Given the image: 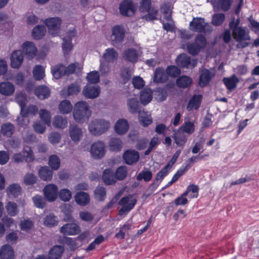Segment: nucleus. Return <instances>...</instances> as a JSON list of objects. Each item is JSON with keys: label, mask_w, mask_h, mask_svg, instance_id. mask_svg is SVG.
Returning <instances> with one entry per match:
<instances>
[{"label": "nucleus", "mask_w": 259, "mask_h": 259, "mask_svg": "<svg viewBox=\"0 0 259 259\" xmlns=\"http://www.w3.org/2000/svg\"><path fill=\"white\" fill-rule=\"evenodd\" d=\"M229 27L232 31L233 37L238 42L236 45L237 48L242 49L249 45L250 37L246 28L235 26L234 18L229 23Z\"/></svg>", "instance_id": "f257e3e1"}, {"label": "nucleus", "mask_w": 259, "mask_h": 259, "mask_svg": "<svg viewBox=\"0 0 259 259\" xmlns=\"http://www.w3.org/2000/svg\"><path fill=\"white\" fill-rule=\"evenodd\" d=\"M92 114L88 103L84 101H78L74 106L73 116L74 120L78 123H83Z\"/></svg>", "instance_id": "f03ea898"}, {"label": "nucleus", "mask_w": 259, "mask_h": 259, "mask_svg": "<svg viewBox=\"0 0 259 259\" xmlns=\"http://www.w3.org/2000/svg\"><path fill=\"white\" fill-rule=\"evenodd\" d=\"M111 127L109 120L103 118L92 120L88 126L89 132L95 136H99L107 132Z\"/></svg>", "instance_id": "7ed1b4c3"}, {"label": "nucleus", "mask_w": 259, "mask_h": 259, "mask_svg": "<svg viewBox=\"0 0 259 259\" xmlns=\"http://www.w3.org/2000/svg\"><path fill=\"white\" fill-rule=\"evenodd\" d=\"M206 45V40L205 37L202 34H199L195 38V42L188 44L187 50L189 54L195 56L201 49L205 48Z\"/></svg>", "instance_id": "20e7f679"}, {"label": "nucleus", "mask_w": 259, "mask_h": 259, "mask_svg": "<svg viewBox=\"0 0 259 259\" xmlns=\"http://www.w3.org/2000/svg\"><path fill=\"white\" fill-rule=\"evenodd\" d=\"M136 202V199L131 195L122 198L118 202V204L122 206L119 211V215H123L126 214L134 208Z\"/></svg>", "instance_id": "39448f33"}, {"label": "nucleus", "mask_w": 259, "mask_h": 259, "mask_svg": "<svg viewBox=\"0 0 259 259\" xmlns=\"http://www.w3.org/2000/svg\"><path fill=\"white\" fill-rule=\"evenodd\" d=\"M46 25L47 26L49 33L55 36L59 32L60 25L62 23V20L58 17H53L47 19L45 21Z\"/></svg>", "instance_id": "423d86ee"}, {"label": "nucleus", "mask_w": 259, "mask_h": 259, "mask_svg": "<svg viewBox=\"0 0 259 259\" xmlns=\"http://www.w3.org/2000/svg\"><path fill=\"white\" fill-rule=\"evenodd\" d=\"M34 155L32 150L29 147H25L21 153L14 155L13 159L15 162L19 163L25 160L30 162L34 160Z\"/></svg>", "instance_id": "0eeeda50"}, {"label": "nucleus", "mask_w": 259, "mask_h": 259, "mask_svg": "<svg viewBox=\"0 0 259 259\" xmlns=\"http://www.w3.org/2000/svg\"><path fill=\"white\" fill-rule=\"evenodd\" d=\"M105 145L103 142L97 141L94 143L90 148L91 156L96 159L102 158L105 154Z\"/></svg>", "instance_id": "6e6552de"}, {"label": "nucleus", "mask_w": 259, "mask_h": 259, "mask_svg": "<svg viewBox=\"0 0 259 259\" xmlns=\"http://www.w3.org/2000/svg\"><path fill=\"white\" fill-rule=\"evenodd\" d=\"M176 62L177 65L181 67L193 68L196 66L197 61L196 59H191L185 54H182L178 56Z\"/></svg>", "instance_id": "1a4fd4ad"}, {"label": "nucleus", "mask_w": 259, "mask_h": 259, "mask_svg": "<svg viewBox=\"0 0 259 259\" xmlns=\"http://www.w3.org/2000/svg\"><path fill=\"white\" fill-rule=\"evenodd\" d=\"M43 193L45 198L49 202L55 201L58 195V188L53 184L47 185L43 189Z\"/></svg>", "instance_id": "9d476101"}, {"label": "nucleus", "mask_w": 259, "mask_h": 259, "mask_svg": "<svg viewBox=\"0 0 259 259\" xmlns=\"http://www.w3.org/2000/svg\"><path fill=\"white\" fill-rule=\"evenodd\" d=\"M137 6L130 0L123 1L119 5L120 13L123 16H132L135 14Z\"/></svg>", "instance_id": "9b49d317"}, {"label": "nucleus", "mask_w": 259, "mask_h": 259, "mask_svg": "<svg viewBox=\"0 0 259 259\" xmlns=\"http://www.w3.org/2000/svg\"><path fill=\"white\" fill-rule=\"evenodd\" d=\"M141 54L142 52L139 50H137L134 48H128L124 51L122 58L126 61L135 63L139 61Z\"/></svg>", "instance_id": "f8f14e48"}, {"label": "nucleus", "mask_w": 259, "mask_h": 259, "mask_svg": "<svg viewBox=\"0 0 259 259\" xmlns=\"http://www.w3.org/2000/svg\"><path fill=\"white\" fill-rule=\"evenodd\" d=\"M81 231L80 227L76 223H68L60 228V232L64 235H75Z\"/></svg>", "instance_id": "ddd939ff"}, {"label": "nucleus", "mask_w": 259, "mask_h": 259, "mask_svg": "<svg viewBox=\"0 0 259 259\" xmlns=\"http://www.w3.org/2000/svg\"><path fill=\"white\" fill-rule=\"evenodd\" d=\"M100 91L99 86L88 84L83 88L82 94L88 99H95L99 97Z\"/></svg>", "instance_id": "4468645a"}, {"label": "nucleus", "mask_w": 259, "mask_h": 259, "mask_svg": "<svg viewBox=\"0 0 259 259\" xmlns=\"http://www.w3.org/2000/svg\"><path fill=\"white\" fill-rule=\"evenodd\" d=\"M206 25L204 19L194 18L190 23L189 29L193 32H201L204 31Z\"/></svg>", "instance_id": "2eb2a0df"}, {"label": "nucleus", "mask_w": 259, "mask_h": 259, "mask_svg": "<svg viewBox=\"0 0 259 259\" xmlns=\"http://www.w3.org/2000/svg\"><path fill=\"white\" fill-rule=\"evenodd\" d=\"M75 35L74 29L70 30L67 33V35L63 38L62 44L63 51L64 54H68L72 49V38Z\"/></svg>", "instance_id": "dca6fc26"}, {"label": "nucleus", "mask_w": 259, "mask_h": 259, "mask_svg": "<svg viewBox=\"0 0 259 259\" xmlns=\"http://www.w3.org/2000/svg\"><path fill=\"white\" fill-rule=\"evenodd\" d=\"M11 66L13 68H19L23 61V55L20 50L14 51L11 56Z\"/></svg>", "instance_id": "f3484780"}, {"label": "nucleus", "mask_w": 259, "mask_h": 259, "mask_svg": "<svg viewBox=\"0 0 259 259\" xmlns=\"http://www.w3.org/2000/svg\"><path fill=\"white\" fill-rule=\"evenodd\" d=\"M123 158L126 163L132 165L139 160V154L135 150H127L124 153Z\"/></svg>", "instance_id": "a211bd4d"}, {"label": "nucleus", "mask_w": 259, "mask_h": 259, "mask_svg": "<svg viewBox=\"0 0 259 259\" xmlns=\"http://www.w3.org/2000/svg\"><path fill=\"white\" fill-rule=\"evenodd\" d=\"M69 134L73 142H78L82 136V129L77 125L70 124L69 127Z\"/></svg>", "instance_id": "6ab92c4d"}, {"label": "nucleus", "mask_w": 259, "mask_h": 259, "mask_svg": "<svg viewBox=\"0 0 259 259\" xmlns=\"http://www.w3.org/2000/svg\"><path fill=\"white\" fill-rule=\"evenodd\" d=\"M15 88L13 83L9 81L0 83V94L5 96H11L15 92Z\"/></svg>", "instance_id": "aec40b11"}, {"label": "nucleus", "mask_w": 259, "mask_h": 259, "mask_svg": "<svg viewBox=\"0 0 259 259\" xmlns=\"http://www.w3.org/2000/svg\"><path fill=\"white\" fill-rule=\"evenodd\" d=\"M214 73L210 70L204 69L200 72L199 83L200 87L206 86L214 76Z\"/></svg>", "instance_id": "412c9836"}, {"label": "nucleus", "mask_w": 259, "mask_h": 259, "mask_svg": "<svg viewBox=\"0 0 259 259\" xmlns=\"http://www.w3.org/2000/svg\"><path fill=\"white\" fill-rule=\"evenodd\" d=\"M128 128V121L125 119L118 120L114 125V130L119 135H122L126 133Z\"/></svg>", "instance_id": "4be33fe9"}, {"label": "nucleus", "mask_w": 259, "mask_h": 259, "mask_svg": "<svg viewBox=\"0 0 259 259\" xmlns=\"http://www.w3.org/2000/svg\"><path fill=\"white\" fill-rule=\"evenodd\" d=\"M112 33L111 39L115 43L121 42L124 37V31L123 29L119 26H116L112 28Z\"/></svg>", "instance_id": "5701e85b"}, {"label": "nucleus", "mask_w": 259, "mask_h": 259, "mask_svg": "<svg viewBox=\"0 0 259 259\" xmlns=\"http://www.w3.org/2000/svg\"><path fill=\"white\" fill-rule=\"evenodd\" d=\"M80 89L78 84H72L67 88H64L61 92V95L62 97H66L76 95L80 92Z\"/></svg>", "instance_id": "b1692460"}, {"label": "nucleus", "mask_w": 259, "mask_h": 259, "mask_svg": "<svg viewBox=\"0 0 259 259\" xmlns=\"http://www.w3.org/2000/svg\"><path fill=\"white\" fill-rule=\"evenodd\" d=\"M64 248L61 245H55L49 251L48 259H61Z\"/></svg>", "instance_id": "393cba45"}, {"label": "nucleus", "mask_w": 259, "mask_h": 259, "mask_svg": "<svg viewBox=\"0 0 259 259\" xmlns=\"http://www.w3.org/2000/svg\"><path fill=\"white\" fill-rule=\"evenodd\" d=\"M0 256L2 259H14V252L11 246L5 245L0 250Z\"/></svg>", "instance_id": "a878e982"}, {"label": "nucleus", "mask_w": 259, "mask_h": 259, "mask_svg": "<svg viewBox=\"0 0 259 259\" xmlns=\"http://www.w3.org/2000/svg\"><path fill=\"white\" fill-rule=\"evenodd\" d=\"M202 96L200 95H194L190 100L187 107L188 111L197 110L201 103Z\"/></svg>", "instance_id": "bb28decb"}, {"label": "nucleus", "mask_w": 259, "mask_h": 259, "mask_svg": "<svg viewBox=\"0 0 259 259\" xmlns=\"http://www.w3.org/2000/svg\"><path fill=\"white\" fill-rule=\"evenodd\" d=\"M153 98L152 91L150 89L145 88L141 92L140 99L144 105L149 103Z\"/></svg>", "instance_id": "cd10ccee"}, {"label": "nucleus", "mask_w": 259, "mask_h": 259, "mask_svg": "<svg viewBox=\"0 0 259 259\" xmlns=\"http://www.w3.org/2000/svg\"><path fill=\"white\" fill-rule=\"evenodd\" d=\"M118 54L114 48L107 49L103 55L105 62H112L117 60Z\"/></svg>", "instance_id": "c85d7f7f"}, {"label": "nucleus", "mask_w": 259, "mask_h": 259, "mask_svg": "<svg viewBox=\"0 0 259 259\" xmlns=\"http://www.w3.org/2000/svg\"><path fill=\"white\" fill-rule=\"evenodd\" d=\"M23 49L28 57L32 58L35 56L37 49L32 42L27 41L23 44Z\"/></svg>", "instance_id": "c756f323"}, {"label": "nucleus", "mask_w": 259, "mask_h": 259, "mask_svg": "<svg viewBox=\"0 0 259 259\" xmlns=\"http://www.w3.org/2000/svg\"><path fill=\"white\" fill-rule=\"evenodd\" d=\"M72 105L69 100H64L60 102L58 105V109L63 114H67L72 110Z\"/></svg>", "instance_id": "7c9ffc66"}, {"label": "nucleus", "mask_w": 259, "mask_h": 259, "mask_svg": "<svg viewBox=\"0 0 259 259\" xmlns=\"http://www.w3.org/2000/svg\"><path fill=\"white\" fill-rule=\"evenodd\" d=\"M67 119L61 115H56L53 118V125L56 128L63 129L67 126Z\"/></svg>", "instance_id": "2f4dec72"}, {"label": "nucleus", "mask_w": 259, "mask_h": 259, "mask_svg": "<svg viewBox=\"0 0 259 259\" xmlns=\"http://www.w3.org/2000/svg\"><path fill=\"white\" fill-rule=\"evenodd\" d=\"M53 172L48 167H41L39 171V177L41 179L46 181H50L52 180Z\"/></svg>", "instance_id": "473e14b6"}, {"label": "nucleus", "mask_w": 259, "mask_h": 259, "mask_svg": "<svg viewBox=\"0 0 259 259\" xmlns=\"http://www.w3.org/2000/svg\"><path fill=\"white\" fill-rule=\"evenodd\" d=\"M75 199L79 205L85 206L90 202V196L86 192H80L76 193L75 196Z\"/></svg>", "instance_id": "72a5a7b5"}, {"label": "nucleus", "mask_w": 259, "mask_h": 259, "mask_svg": "<svg viewBox=\"0 0 259 259\" xmlns=\"http://www.w3.org/2000/svg\"><path fill=\"white\" fill-rule=\"evenodd\" d=\"M168 79L167 74L163 68L156 69L155 71L154 81L156 82H164Z\"/></svg>", "instance_id": "f704fd0d"}, {"label": "nucleus", "mask_w": 259, "mask_h": 259, "mask_svg": "<svg viewBox=\"0 0 259 259\" xmlns=\"http://www.w3.org/2000/svg\"><path fill=\"white\" fill-rule=\"evenodd\" d=\"M35 95L41 100L48 98L50 95L49 89L45 86H39L35 90Z\"/></svg>", "instance_id": "c9c22d12"}, {"label": "nucleus", "mask_w": 259, "mask_h": 259, "mask_svg": "<svg viewBox=\"0 0 259 259\" xmlns=\"http://www.w3.org/2000/svg\"><path fill=\"white\" fill-rule=\"evenodd\" d=\"M102 178L104 182L106 185H111L116 182L113 171L109 169L104 170Z\"/></svg>", "instance_id": "e433bc0d"}, {"label": "nucleus", "mask_w": 259, "mask_h": 259, "mask_svg": "<svg viewBox=\"0 0 259 259\" xmlns=\"http://www.w3.org/2000/svg\"><path fill=\"white\" fill-rule=\"evenodd\" d=\"M127 107L129 111L132 113L139 112V102L136 98H132L128 99L127 101Z\"/></svg>", "instance_id": "4c0bfd02"}, {"label": "nucleus", "mask_w": 259, "mask_h": 259, "mask_svg": "<svg viewBox=\"0 0 259 259\" xmlns=\"http://www.w3.org/2000/svg\"><path fill=\"white\" fill-rule=\"evenodd\" d=\"M139 119L140 123L144 126L149 125L152 122L150 115L147 112L144 111L139 112Z\"/></svg>", "instance_id": "58836bf2"}, {"label": "nucleus", "mask_w": 259, "mask_h": 259, "mask_svg": "<svg viewBox=\"0 0 259 259\" xmlns=\"http://www.w3.org/2000/svg\"><path fill=\"white\" fill-rule=\"evenodd\" d=\"M58 224L57 217L52 213H50L44 219V225L48 227L56 226Z\"/></svg>", "instance_id": "ea45409f"}, {"label": "nucleus", "mask_w": 259, "mask_h": 259, "mask_svg": "<svg viewBox=\"0 0 259 259\" xmlns=\"http://www.w3.org/2000/svg\"><path fill=\"white\" fill-rule=\"evenodd\" d=\"M223 81L227 88L229 90H232L236 87L239 80L237 77L234 75L229 78H224Z\"/></svg>", "instance_id": "a19ab883"}, {"label": "nucleus", "mask_w": 259, "mask_h": 259, "mask_svg": "<svg viewBox=\"0 0 259 259\" xmlns=\"http://www.w3.org/2000/svg\"><path fill=\"white\" fill-rule=\"evenodd\" d=\"M52 73L55 78L58 79L66 74L65 67L60 64L54 66L52 69Z\"/></svg>", "instance_id": "79ce46f5"}, {"label": "nucleus", "mask_w": 259, "mask_h": 259, "mask_svg": "<svg viewBox=\"0 0 259 259\" xmlns=\"http://www.w3.org/2000/svg\"><path fill=\"white\" fill-rule=\"evenodd\" d=\"M21 187L16 184H13L7 188V193L10 196L16 197L21 193Z\"/></svg>", "instance_id": "37998d69"}, {"label": "nucleus", "mask_w": 259, "mask_h": 259, "mask_svg": "<svg viewBox=\"0 0 259 259\" xmlns=\"http://www.w3.org/2000/svg\"><path fill=\"white\" fill-rule=\"evenodd\" d=\"M46 32V29L44 26L37 25L35 26L32 31V36L35 39H40L44 36Z\"/></svg>", "instance_id": "c03bdc74"}, {"label": "nucleus", "mask_w": 259, "mask_h": 259, "mask_svg": "<svg viewBox=\"0 0 259 259\" xmlns=\"http://www.w3.org/2000/svg\"><path fill=\"white\" fill-rule=\"evenodd\" d=\"M122 147V143L121 140L119 138H111L109 143L110 149L112 151H120Z\"/></svg>", "instance_id": "a18cd8bd"}, {"label": "nucleus", "mask_w": 259, "mask_h": 259, "mask_svg": "<svg viewBox=\"0 0 259 259\" xmlns=\"http://www.w3.org/2000/svg\"><path fill=\"white\" fill-rule=\"evenodd\" d=\"M39 117L46 124L50 125L51 122V112L46 109H40L38 112Z\"/></svg>", "instance_id": "49530a36"}, {"label": "nucleus", "mask_w": 259, "mask_h": 259, "mask_svg": "<svg viewBox=\"0 0 259 259\" xmlns=\"http://www.w3.org/2000/svg\"><path fill=\"white\" fill-rule=\"evenodd\" d=\"M14 131L13 125L10 123H6L2 124L1 126L2 133L7 137H11Z\"/></svg>", "instance_id": "de8ad7c7"}, {"label": "nucleus", "mask_w": 259, "mask_h": 259, "mask_svg": "<svg viewBox=\"0 0 259 259\" xmlns=\"http://www.w3.org/2000/svg\"><path fill=\"white\" fill-rule=\"evenodd\" d=\"M199 188L198 186L192 184L190 185L187 190L185 192L189 196L190 198H197L198 196Z\"/></svg>", "instance_id": "09e8293b"}, {"label": "nucleus", "mask_w": 259, "mask_h": 259, "mask_svg": "<svg viewBox=\"0 0 259 259\" xmlns=\"http://www.w3.org/2000/svg\"><path fill=\"white\" fill-rule=\"evenodd\" d=\"M180 131L184 133H186L189 134H192L195 131V125L194 122L190 121H186L181 126L180 128Z\"/></svg>", "instance_id": "8fccbe9b"}, {"label": "nucleus", "mask_w": 259, "mask_h": 259, "mask_svg": "<svg viewBox=\"0 0 259 259\" xmlns=\"http://www.w3.org/2000/svg\"><path fill=\"white\" fill-rule=\"evenodd\" d=\"M192 83V79L187 76H182L177 80V84L180 88H185Z\"/></svg>", "instance_id": "3c124183"}, {"label": "nucleus", "mask_w": 259, "mask_h": 259, "mask_svg": "<svg viewBox=\"0 0 259 259\" xmlns=\"http://www.w3.org/2000/svg\"><path fill=\"white\" fill-rule=\"evenodd\" d=\"M49 165L53 170H57L60 165V159L56 155H52L49 157Z\"/></svg>", "instance_id": "603ef678"}, {"label": "nucleus", "mask_w": 259, "mask_h": 259, "mask_svg": "<svg viewBox=\"0 0 259 259\" xmlns=\"http://www.w3.org/2000/svg\"><path fill=\"white\" fill-rule=\"evenodd\" d=\"M233 0H214V4H217L224 11L229 10Z\"/></svg>", "instance_id": "864d4df0"}, {"label": "nucleus", "mask_w": 259, "mask_h": 259, "mask_svg": "<svg viewBox=\"0 0 259 259\" xmlns=\"http://www.w3.org/2000/svg\"><path fill=\"white\" fill-rule=\"evenodd\" d=\"M33 74L36 80H40L45 76V69L41 65H36L33 69Z\"/></svg>", "instance_id": "5fc2aeb1"}, {"label": "nucleus", "mask_w": 259, "mask_h": 259, "mask_svg": "<svg viewBox=\"0 0 259 259\" xmlns=\"http://www.w3.org/2000/svg\"><path fill=\"white\" fill-rule=\"evenodd\" d=\"M152 177V174L150 170L143 169L137 176V180L141 181L144 180L145 182L150 181Z\"/></svg>", "instance_id": "6e6d98bb"}, {"label": "nucleus", "mask_w": 259, "mask_h": 259, "mask_svg": "<svg viewBox=\"0 0 259 259\" xmlns=\"http://www.w3.org/2000/svg\"><path fill=\"white\" fill-rule=\"evenodd\" d=\"M95 198L98 201H103L106 195L105 188L103 187H98L95 191Z\"/></svg>", "instance_id": "4d7b16f0"}, {"label": "nucleus", "mask_w": 259, "mask_h": 259, "mask_svg": "<svg viewBox=\"0 0 259 259\" xmlns=\"http://www.w3.org/2000/svg\"><path fill=\"white\" fill-rule=\"evenodd\" d=\"M87 79L91 83H97L100 80V75L97 71H91L87 76Z\"/></svg>", "instance_id": "13d9d810"}, {"label": "nucleus", "mask_w": 259, "mask_h": 259, "mask_svg": "<svg viewBox=\"0 0 259 259\" xmlns=\"http://www.w3.org/2000/svg\"><path fill=\"white\" fill-rule=\"evenodd\" d=\"M60 199L65 202L69 201L72 197L71 191L67 189H61L59 193Z\"/></svg>", "instance_id": "bf43d9fd"}, {"label": "nucleus", "mask_w": 259, "mask_h": 259, "mask_svg": "<svg viewBox=\"0 0 259 259\" xmlns=\"http://www.w3.org/2000/svg\"><path fill=\"white\" fill-rule=\"evenodd\" d=\"M114 175L115 180H122L124 179L127 175L126 167L124 166L119 167Z\"/></svg>", "instance_id": "052dcab7"}, {"label": "nucleus", "mask_w": 259, "mask_h": 259, "mask_svg": "<svg viewBox=\"0 0 259 259\" xmlns=\"http://www.w3.org/2000/svg\"><path fill=\"white\" fill-rule=\"evenodd\" d=\"M38 110V107L36 105H31L28 106L27 108H24V112L21 111V114L23 116H27L29 115H35Z\"/></svg>", "instance_id": "680f3d73"}, {"label": "nucleus", "mask_w": 259, "mask_h": 259, "mask_svg": "<svg viewBox=\"0 0 259 259\" xmlns=\"http://www.w3.org/2000/svg\"><path fill=\"white\" fill-rule=\"evenodd\" d=\"M6 207L8 214L11 216L14 217L17 214V205L16 203L9 202Z\"/></svg>", "instance_id": "e2e57ef3"}, {"label": "nucleus", "mask_w": 259, "mask_h": 259, "mask_svg": "<svg viewBox=\"0 0 259 259\" xmlns=\"http://www.w3.org/2000/svg\"><path fill=\"white\" fill-rule=\"evenodd\" d=\"M225 16L222 13H218L213 15L212 18V24L215 26H220L224 21Z\"/></svg>", "instance_id": "0e129e2a"}, {"label": "nucleus", "mask_w": 259, "mask_h": 259, "mask_svg": "<svg viewBox=\"0 0 259 259\" xmlns=\"http://www.w3.org/2000/svg\"><path fill=\"white\" fill-rule=\"evenodd\" d=\"M34 205L39 208H43L46 205V200L40 195H35L32 198Z\"/></svg>", "instance_id": "69168bd1"}, {"label": "nucleus", "mask_w": 259, "mask_h": 259, "mask_svg": "<svg viewBox=\"0 0 259 259\" xmlns=\"http://www.w3.org/2000/svg\"><path fill=\"white\" fill-rule=\"evenodd\" d=\"M148 14L143 16V18L147 21H151L157 19V16L158 15V10L152 8L149 9L147 12Z\"/></svg>", "instance_id": "338daca9"}, {"label": "nucleus", "mask_w": 259, "mask_h": 259, "mask_svg": "<svg viewBox=\"0 0 259 259\" xmlns=\"http://www.w3.org/2000/svg\"><path fill=\"white\" fill-rule=\"evenodd\" d=\"M61 139V135L58 132H52L48 136V140L52 144L58 143Z\"/></svg>", "instance_id": "774afa93"}]
</instances>
